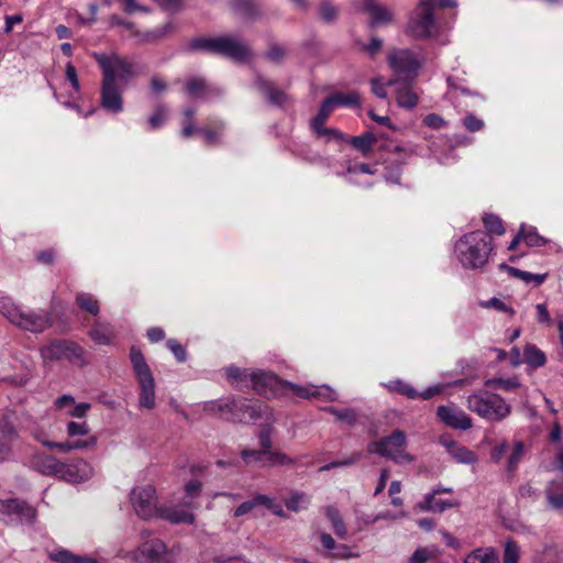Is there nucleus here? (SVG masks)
<instances>
[{"mask_svg": "<svg viewBox=\"0 0 563 563\" xmlns=\"http://www.w3.org/2000/svg\"><path fill=\"white\" fill-rule=\"evenodd\" d=\"M525 452V445L522 442L517 441L514 445V450L508 459L507 468L508 472L512 473L517 470Z\"/></svg>", "mask_w": 563, "mask_h": 563, "instance_id": "47", "label": "nucleus"}, {"mask_svg": "<svg viewBox=\"0 0 563 563\" xmlns=\"http://www.w3.org/2000/svg\"><path fill=\"white\" fill-rule=\"evenodd\" d=\"M258 507L256 501V496L252 499L246 500L239 505L234 510V517H242L249 512H251L254 508Z\"/></svg>", "mask_w": 563, "mask_h": 563, "instance_id": "60", "label": "nucleus"}, {"mask_svg": "<svg viewBox=\"0 0 563 563\" xmlns=\"http://www.w3.org/2000/svg\"><path fill=\"white\" fill-rule=\"evenodd\" d=\"M133 559L137 563H172L167 548L159 539L142 543L134 552Z\"/></svg>", "mask_w": 563, "mask_h": 563, "instance_id": "14", "label": "nucleus"}, {"mask_svg": "<svg viewBox=\"0 0 563 563\" xmlns=\"http://www.w3.org/2000/svg\"><path fill=\"white\" fill-rule=\"evenodd\" d=\"M536 310H537V321L539 323H548V324L552 323V320L550 318V314H549L545 303H538L536 306Z\"/></svg>", "mask_w": 563, "mask_h": 563, "instance_id": "64", "label": "nucleus"}, {"mask_svg": "<svg viewBox=\"0 0 563 563\" xmlns=\"http://www.w3.org/2000/svg\"><path fill=\"white\" fill-rule=\"evenodd\" d=\"M76 303L80 309L91 313L92 316H97L100 311L97 299L88 292H78L76 295Z\"/></svg>", "mask_w": 563, "mask_h": 563, "instance_id": "37", "label": "nucleus"}, {"mask_svg": "<svg viewBox=\"0 0 563 563\" xmlns=\"http://www.w3.org/2000/svg\"><path fill=\"white\" fill-rule=\"evenodd\" d=\"M465 563H499V555L493 548L476 549L466 556Z\"/></svg>", "mask_w": 563, "mask_h": 563, "instance_id": "29", "label": "nucleus"}, {"mask_svg": "<svg viewBox=\"0 0 563 563\" xmlns=\"http://www.w3.org/2000/svg\"><path fill=\"white\" fill-rule=\"evenodd\" d=\"M312 131L320 139H324L327 142L334 141L336 143L345 141L344 134L334 128H313Z\"/></svg>", "mask_w": 563, "mask_h": 563, "instance_id": "44", "label": "nucleus"}, {"mask_svg": "<svg viewBox=\"0 0 563 563\" xmlns=\"http://www.w3.org/2000/svg\"><path fill=\"white\" fill-rule=\"evenodd\" d=\"M493 250V239L481 230L464 234L454 245L455 256L465 269L483 268Z\"/></svg>", "mask_w": 563, "mask_h": 563, "instance_id": "3", "label": "nucleus"}, {"mask_svg": "<svg viewBox=\"0 0 563 563\" xmlns=\"http://www.w3.org/2000/svg\"><path fill=\"white\" fill-rule=\"evenodd\" d=\"M406 434L397 430L390 435L382 438L378 441L368 443L367 451L373 454H378L388 457L397 464L411 463L413 456L406 452Z\"/></svg>", "mask_w": 563, "mask_h": 563, "instance_id": "10", "label": "nucleus"}, {"mask_svg": "<svg viewBox=\"0 0 563 563\" xmlns=\"http://www.w3.org/2000/svg\"><path fill=\"white\" fill-rule=\"evenodd\" d=\"M439 419L448 427L457 430L472 428V419L460 408L454 406H439L437 410Z\"/></svg>", "mask_w": 563, "mask_h": 563, "instance_id": "17", "label": "nucleus"}, {"mask_svg": "<svg viewBox=\"0 0 563 563\" xmlns=\"http://www.w3.org/2000/svg\"><path fill=\"white\" fill-rule=\"evenodd\" d=\"M203 410L220 415L233 422L246 423L263 418L271 420L272 418L271 409L266 404L234 397L206 402Z\"/></svg>", "mask_w": 563, "mask_h": 563, "instance_id": "2", "label": "nucleus"}, {"mask_svg": "<svg viewBox=\"0 0 563 563\" xmlns=\"http://www.w3.org/2000/svg\"><path fill=\"white\" fill-rule=\"evenodd\" d=\"M324 512H325L327 518L332 523L334 533L340 539H343V540L347 539V529L340 516L339 510L333 506H327L324 509Z\"/></svg>", "mask_w": 563, "mask_h": 563, "instance_id": "33", "label": "nucleus"}, {"mask_svg": "<svg viewBox=\"0 0 563 563\" xmlns=\"http://www.w3.org/2000/svg\"><path fill=\"white\" fill-rule=\"evenodd\" d=\"M423 123L434 130L443 129L446 125V122L442 117L437 113H430L423 119Z\"/></svg>", "mask_w": 563, "mask_h": 563, "instance_id": "57", "label": "nucleus"}, {"mask_svg": "<svg viewBox=\"0 0 563 563\" xmlns=\"http://www.w3.org/2000/svg\"><path fill=\"white\" fill-rule=\"evenodd\" d=\"M310 503L309 496L305 493H294L285 503L286 507L290 511L298 512L306 509Z\"/></svg>", "mask_w": 563, "mask_h": 563, "instance_id": "41", "label": "nucleus"}, {"mask_svg": "<svg viewBox=\"0 0 563 563\" xmlns=\"http://www.w3.org/2000/svg\"><path fill=\"white\" fill-rule=\"evenodd\" d=\"M254 86L268 99V101L276 106H282L286 101L284 91L276 89L273 82L257 76Z\"/></svg>", "mask_w": 563, "mask_h": 563, "instance_id": "24", "label": "nucleus"}, {"mask_svg": "<svg viewBox=\"0 0 563 563\" xmlns=\"http://www.w3.org/2000/svg\"><path fill=\"white\" fill-rule=\"evenodd\" d=\"M167 117V109L165 107H158L154 114H152L148 119V124L151 129L159 128Z\"/></svg>", "mask_w": 563, "mask_h": 563, "instance_id": "56", "label": "nucleus"}, {"mask_svg": "<svg viewBox=\"0 0 563 563\" xmlns=\"http://www.w3.org/2000/svg\"><path fill=\"white\" fill-rule=\"evenodd\" d=\"M135 514L142 519L156 518L158 509L156 489L152 485L134 487L130 495Z\"/></svg>", "mask_w": 563, "mask_h": 563, "instance_id": "12", "label": "nucleus"}, {"mask_svg": "<svg viewBox=\"0 0 563 563\" xmlns=\"http://www.w3.org/2000/svg\"><path fill=\"white\" fill-rule=\"evenodd\" d=\"M66 431L70 438L85 437L90 432V428L86 421H69L66 424Z\"/></svg>", "mask_w": 563, "mask_h": 563, "instance_id": "51", "label": "nucleus"}, {"mask_svg": "<svg viewBox=\"0 0 563 563\" xmlns=\"http://www.w3.org/2000/svg\"><path fill=\"white\" fill-rule=\"evenodd\" d=\"M92 57L102 70L100 106L108 112L120 113L123 110L122 92L134 77L133 66L118 54L93 52Z\"/></svg>", "mask_w": 563, "mask_h": 563, "instance_id": "1", "label": "nucleus"}, {"mask_svg": "<svg viewBox=\"0 0 563 563\" xmlns=\"http://www.w3.org/2000/svg\"><path fill=\"white\" fill-rule=\"evenodd\" d=\"M190 48L220 54L240 63L251 57L249 46L233 36L195 38L190 43Z\"/></svg>", "mask_w": 563, "mask_h": 563, "instance_id": "7", "label": "nucleus"}, {"mask_svg": "<svg viewBox=\"0 0 563 563\" xmlns=\"http://www.w3.org/2000/svg\"><path fill=\"white\" fill-rule=\"evenodd\" d=\"M431 551L427 548H419L408 559L407 563H426L431 558Z\"/></svg>", "mask_w": 563, "mask_h": 563, "instance_id": "59", "label": "nucleus"}, {"mask_svg": "<svg viewBox=\"0 0 563 563\" xmlns=\"http://www.w3.org/2000/svg\"><path fill=\"white\" fill-rule=\"evenodd\" d=\"M520 232L522 234V239L525 243L530 247H539L543 246L548 243V240L541 236L534 227H527L522 224L520 227Z\"/></svg>", "mask_w": 563, "mask_h": 563, "instance_id": "36", "label": "nucleus"}, {"mask_svg": "<svg viewBox=\"0 0 563 563\" xmlns=\"http://www.w3.org/2000/svg\"><path fill=\"white\" fill-rule=\"evenodd\" d=\"M460 506V501L455 499H435L433 495H426L420 508L424 511L443 512L446 509Z\"/></svg>", "mask_w": 563, "mask_h": 563, "instance_id": "26", "label": "nucleus"}, {"mask_svg": "<svg viewBox=\"0 0 563 563\" xmlns=\"http://www.w3.org/2000/svg\"><path fill=\"white\" fill-rule=\"evenodd\" d=\"M362 10L369 15L371 26L388 24L394 18L391 9L377 0H364Z\"/></svg>", "mask_w": 563, "mask_h": 563, "instance_id": "20", "label": "nucleus"}, {"mask_svg": "<svg viewBox=\"0 0 563 563\" xmlns=\"http://www.w3.org/2000/svg\"><path fill=\"white\" fill-rule=\"evenodd\" d=\"M16 437L18 433L14 426L7 417H3L0 421V454L9 452Z\"/></svg>", "mask_w": 563, "mask_h": 563, "instance_id": "27", "label": "nucleus"}, {"mask_svg": "<svg viewBox=\"0 0 563 563\" xmlns=\"http://www.w3.org/2000/svg\"><path fill=\"white\" fill-rule=\"evenodd\" d=\"M36 509L26 501L10 498V507L7 523H26L33 525L36 519Z\"/></svg>", "mask_w": 563, "mask_h": 563, "instance_id": "19", "label": "nucleus"}, {"mask_svg": "<svg viewBox=\"0 0 563 563\" xmlns=\"http://www.w3.org/2000/svg\"><path fill=\"white\" fill-rule=\"evenodd\" d=\"M442 443L456 463L470 465L477 462V455L466 446L454 441H442Z\"/></svg>", "mask_w": 563, "mask_h": 563, "instance_id": "23", "label": "nucleus"}, {"mask_svg": "<svg viewBox=\"0 0 563 563\" xmlns=\"http://www.w3.org/2000/svg\"><path fill=\"white\" fill-rule=\"evenodd\" d=\"M31 467L42 475L62 479L64 462L56 456L35 452L30 461Z\"/></svg>", "mask_w": 563, "mask_h": 563, "instance_id": "16", "label": "nucleus"}, {"mask_svg": "<svg viewBox=\"0 0 563 563\" xmlns=\"http://www.w3.org/2000/svg\"><path fill=\"white\" fill-rule=\"evenodd\" d=\"M334 109L329 98L323 100L317 115L311 120V129L323 125Z\"/></svg>", "mask_w": 563, "mask_h": 563, "instance_id": "42", "label": "nucleus"}, {"mask_svg": "<svg viewBox=\"0 0 563 563\" xmlns=\"http://www.w3.org/2000/svg\"><path fill=\"white\" fill-rule=\"evenodd\" d=\"M332 556L340 560H346L352 558H358V554L353 553L349 545L341 544L336 548V552L333 553Z\"/></svg>", "mask_w": 563, "mask_h": 563, "instance_id": "63", "label": "nucleus"}, {"mask_svg": "<svg viewBox=\"0 0 563 563\" xmlns=\"http://www.w3.org/2000/svg\"><path fill=\"white\" fill-rule=\"evenodd\" d=\"M518 559L519 547L512 539H508L505 542L503 563H517Z\"/></svg>", "mask_w": 563, "mask_h": 563, "instance_id": "48", "label": "nucleus"}, {"mask_svg": "<svg viewBox=\"0 0 563 563\" xmlns=\"http://www.w3.org/2000/svg\"><path fill=\"white\" fill-rule=\"evenodd\" d=\"M130 361L140 387L139 406L144 409H153L156 399L154 376L141 350L136 346H132L130 350Z\"/></svg>", "mask_w": 563, "mask_h": 563, "instance_id": "8", "label": "nucleus"}, {"mask_svg": "<svg viewBox=\"0 0 563 563\" xmlns=\"http://www.w3.org/2000/svg\"><path fill=\"white\" fill-rule=\"evenodd\" d=\"M97 443L96 437L88 440H75L66 442L42 441V444L51 450L55 449L63 453H68L74 450H82L93 448Z\"/></svg>", "mask_w": 563, "mask_h": 563, "instance_id": "25", "label": "nucleus"}, {"mask_svg": "<svg viewBox=\"0 0 563 563\" xmlns=\"http://www.w3.org/2000/svg\"><path fill=\"white\" fill-rule=\"evenodd\" d=\"M545 496L551 508L563 509V481H551L545 488Z\"/></svg>", "mask_w": 563, "mask_h": 563, "instance_id": "28", "label": "nucleus"}, {"mask_svg": "<svg viewBox=\"0 0 563 563\" xmlns=\"http://www.w3.org/2000/svg\"><path fill=\"white\" fill-rule=\"evenodd\" d=\"M227 377L231 385L235 388L243 389L252 386V388L262 396H275L279 387L283 385L275 374L265 371H249L236 366L225 368Z\"/></svg>", "mask_w": 563, "mask_h": 563, "instance_id": "4", "label": "nucleus"}, {"mask_svg": "<svg viewBox=\"0 0 563 563\" xmlns=\"http://www.w3.org/2000/svg\"><path fill=\"white\" fill-rule=\"evenodd\" d=\"M273 429L271 427L262 428L258 432V442L261 445V450L268 452L269 449L273 448L272 441Z\"/></svg>", "mask_w": 563, "mask_h": 563, "instance_id": "55", "label": "nucleus"}, {"mask_svg": "<svg viewBox=\"0 0 563 563\" xmlns=\"http://www.w3.org/2000/svg\"><path fill=\"white\" fill-rule=\"evenodd\" d=\"M333 107H358L360 106V97L356 92H350L346 95L335 93L329 97Z\"/></svg>", "mask_w": 563, "mask_h": 563, "instance_id": "40", "label": "nucleus"}, {"mask_svg": "<svg viewBox=\"0 0 563 563\" xmlns=\"http://www.w3.org/2000/svg\"><path fill=\"white\" fill-rule=\"evenodd\" d=\"M89 336L97 344H109L113 333L110 324L96 321L92 329L89 331Z\"/></svg>", "mask_w": 563, "mask_h": 563, "instance_id": "31", "label": "nucleus"}, {"mask_svg": "<svg viewBox=\"0 0 563 563\" xmlns=\"http://www.w3.org/2000/svg\"><path fill=\"white\" fill-rule=\"evenodd\" d=\"M91 405L89 402L75 404L74 407L67 412L68 416L77 419L86 417L89 412Z\"/></svg>", "mask_w": 563, "mask_h": 563, "instance_id": "58", "label": "nucleus"}, {"mask_svg": "<svg viewBox=\"0 0 563 563\" xmlns=\"http://www.w3.org/2000/svg\"><path fill=\"white\" fill-rule=\"evenodd\" d=\"M396 100L400 108L412 109L418 103V96L407 85L397 89Z\"/></svg>", "mask_w": 563, "mask_h": 563, "instance_id": "34", "label": "nucleus"}, {"mask_svg": "<svg viewBox=\"0 0 563 563\" xmlns=\"http://www.w3.org/2000/svg\"><path fill=\"white\" fill-rule=\"evenodd\" d=\"M388 64L397 74L407 78L417 76L420 58L410 49H395L388 55Z\"/></svg>", "mask_w": 563, "mask_h": 563, "instance_id": "13", "label": "nucleus"}, {"mask_svg": "<svg viewBox=\"0 0 563 563\" xmlns=\"http://www.w3.org/2000/svg\"><path fill=\"white\" fill-rule=\"evenodd\" d=\"M0 313L12 324L33 333H41L51 325L46 311H24L11 297L0 298Z\"/></svg>", "mask_w": 563, "mask_h": 563, "instance_id": "5", "label": "nucleus"}, {"mask_svg": "<svg viewBox=\"0 0 563 563\" xmlns=\"http://www.w3.org/2000/svg\"><path fill=\"white\" fill-rule=\"evenodd\" d=\"M385 386L388 388V390L404 395L409 399L419 398V393L411 385L401 379L391 380Z\"/></svg>", "mask_w": 563, "mask_h": 563, "instance_id": "38", "label": "nucleus"}, {"mask_svg": "<svg viewBox=\"0 0 563 563\" xmlns=\"http://www.w3.org/2000/svg\"><path fill=\"white\" fill-rule=\"evenodd\" d=\"M40 354L45 363L67 361L74 364H84V349L69 340H54L42 346Z\"/></svg>", "mask_w": 563, "mask_h": 563, "instance_id": "11", "label": "nucleus"}, {"mask_svg": "<svg viewBox=\"0 0 563 563\" xmlns=\"http://www.w3.org/2000/svg\"><path fill=\"white\" fill-rule=\"evenodd\" d=\"M467 408L481 418L497 422L507 418L511 407L503 397L488 390H478L471 394L466 399Z\"/></svg>", "mask_w": 563, "mask_h": 563, "instance_id": "6", "label": "nucleus"}, {"mask_svg": "<svg viewBox=\"0 0 563 563\" xmlns=\"http://www.w3.org/2000/svg\"><path fill=\"white\" fill-rule=\"evenodd\" d=\"M319 14L324 22L331 23L336 19L338 8L334 7L329 0H323L320 3Z\"/></svg>", "mask_w": 563, "mask_h": 563, "instance_id": "52", "label": "nucleus"}, {"mask_svg": "<svg viewBox=\"0 0 563 563\" xmlns=\"http://www.w3.org/2000/svg\"><path fill=\"white\" fill-rule=\"evenodd\" d=\"M166 345L179 363H184L187 360L186 350L181 346V344L177 340L169 339L166 342Z\"/></svg>", "mask_w": 563, "mask_h": 563, "instance_id": "54", "label": "nucleus"}, {"mask_svg": "<svg viewBox=\"0 0 563 563\" xmlns=\"http://www.w3.org/2000/svg\"><path fill=\"white\" fill-rule=\"evenodd\" d=\"M186 91L191 98L202 99H210L222 93L220 89L207 85L206 80L199 77H191L187 80Z\"/></svg>", "mask_w": 563, "mask_h": 563, "instance_id": "21", "label": "nucleus"}, {"mask_svg": "<svg viewBox=\"0 0 563 563\" xmlns=\"http://www.w3.org/2000/svg\"><path fill=\"white\" fill-rule=\"evenodd\" d=\"M435 5V0H419L409 15L407 33L416 38L433 36L438 31L434 19Z\"/></svg>", "mask_w": 563, "mask_h": 563, "instance_id": "9", "label": "nucleus"}, {"mask_svg": "<svg viewBox=\"0 0 563 563\" xmlns=\"http://www.w3.org/2000/svg\"><path fill=\"white\" fill-rule=\"evenodd\" d=\"M324 410L333 415L336 420L344 421L350 426H353L357 419V413L352 408L338 409L335 407H327Z\"/></svg>", "mask_w": 563, "mask_h": 563, "instance_id": "43", "label": "nucleus"}, {"mask_svg": "<svg viewBox=\"0 0 563 563\" xmlns=\"http://www.w3.org/2000/svg\"><path fill=\"white\" fill-rule=\"evenodd\" d=\"M401 169L399 165L386 167L385 179L391 184H399Z\"/></svg>", "mask_w": 563, "mask_h": 563, "instance_id": "62", "label": "nucleus"}, {"mask_svg": "<svg viewBox=\"0 0 563 563\" xmlns=\"http://www.w3.org/2000/svg\"><path fill=\"white\" fill-rule=\"evenodd\" d=\"M224 129V123L219 122L214 129H199L198 132H200L206 140V143L208 145H213L218 143L221 131Z\"/></svg>", "mask_w": 563, "mask_h": 563, "instance_id": "53", "label": "nucleus"}, {"mask_svg": "<svg viewBox=\"0 0 563 563\" xmlns=\"http://www.w3.org/2000/svg\"><path fill=\"white\" fill-rule=\"evenodd\" d=\"M464 126L470 132H476L479 131L484 126V121L476 118L474 114L470 113L467 114L463 120Z\"/></svg>", "mask_w": 563, "mask_h": 563, "instance_id": "61", "label": "nucleus"}, {"mask_svg": "<svg viewBox=\"0 0 563 563\" xmlns=\"http://www.w3.org/2000/svg\"><path fill=\"white\" fill-rule=\"evenodd\" d=\"M265 452L263 450H243L241 452V457L243 459L246 465H256L260 467H264V459Z\"/></svg>", "mask_w": 563, "mask_h": 563, "instance_id": "45", "label": "nucleus"}, {"mask_svg": "<svg viewBox=\"0 0 563 563\" xmlns=\"http://www.w3.org/2000/svg\"><path fill=\"white\" fill-rule=\"evenodd\" d=\"M523 361L533 368L541 367L547 362L545 354L534 344H527L523 349Z\"/></svg>", "mask_w": 563, "mask_h": 563, "instance_id": "32", "label": "nucleus"}, {"mask_svg": "<svg viewBox=\"0 0 563 563\" xmlns=\"http://www.w3.org/2000/svg\"><path fill=\"white\" fill-rule=\"evenodd\" d=\"M483 222L488 232L497 235H503L505 233L503 222L497 216L487 214L484 217Z\"/></svg>", "mask_w": 563, "mask_h": 563, "instance_id": "49", "label": "nucleus"}, {"mask_svg": "<svg viewBox=\"0 0 563 563\" xmlns=\"http://www.w3.org/2000/svg\"><path fill=\"white\" fill-rule=\"evenodd\" d=\"M479 306L486 309H494L497 311L506 312L511 317L515 314V310L507 302L496 297L481 301Z\"/></svg>", "mask_w": 563, "mask_h": 563, "instance_id": "46", "label": "nucleus"}, {"mask_svg": "<svg viewBox=\"0 0 563 563\" xmlns=\"http://www.w3.org/2000/svg\"><path fill=\"white\" fill-rule=\"evenodd\" d=\"M283 385L289 387L291 391L300 398H317L331 402L338 400V393L328 385H297L289 382H283Z\"/></svg>", "mask_w": 563, "mask_h": 563, "instance_id": "15", "label": "nucleus"}, {"mask_svg": "<svg viewBox=\"0 0 563 563\" xmlns=\"http://www.w3.org/2000/svg\"><path fill=\"white\" fill-rule=\"evenodd\" d=\"M156 518L167 520L172 523H187L191 525L195 521V516L184 509L177 507L162 506L158 509Z\"/></svg>", "mask_w": 563, "mask_h": 563, "instance_id": "22", "label": "nucleus"}, {"mask_svg": "<svg viewBox=\"0 0 563 563\" xmlns=\"http://www.w3.org/2000/svg\"><path fill=\"white\" fill-rule=\"evenodd\" d=\"M379 137L373 132H366L358 136H353L350 140V144H352L357 151L362 154L367 155L376 145Z\"/></svg>", "mask_w": 563, "mask_h": 563, "instance_id": "30", "label": "nucleus"}, {"mask_svg": "<svg viewBox=\"0 0 563 563\" xmlns=\"http://www.w3.org/2000/svg\"><path fill=\"white\" fill-rule=\"evenodd\" d=\"M362 459V454L361 453H353L351 454L349 457L344 459V460H341V461H333L331 463H328L325 465H322L320 468H319V472H327V471H330L334 467H340V466H350V465H354L356 464L360 460Z\"/></svg>", "mask_w": 563, "mask_h": 563, "instance_id": "50", "label": "nucleus"}, {"mask_svg": "<svg viewBox=\"0 0 563 563\" xmlns=\"http://www.w3.org/2000/svg\"><path fill=\"white\" fill-rule=\"evenodd\" d=\"M93 476V467L80 459L64 462L62 479L68 483H82Z\"/></svg>", "mask_w": 563, "mask_h": 563, "instance_id": "18", "label": "nucleus"}, {"mask_svg": "<svg viewBox=\"0 0 563 563\" xmlns=\"http://www.w3.org/2000/svg\"><path fill=\"white\" fill-rule=\"evenodd\" d=\"M485 386L490 389H501L504 391H512L520 386L516 377L511 378H492L485 382Z\"/></svg>", "mask_w": 563, "mask_h": 563, "instance_id": "39", "label": "nucleus"}, {"mask_svg": "<svg viewBox=\"0 0 563 563\" xmlns=\"http://www.w3.org/2000/svg\"><path fill=\"white\" fill-rule=\"evenodd\" d=\"M294 464H295V460L280 451H273L272 449H269L268 452H265L264 467H274V466L294 465Z\"/></svg>", "mask_w": 563, "mask_h": 563, "instance_id": "35", "label": "nucleus"}]
</instances>
